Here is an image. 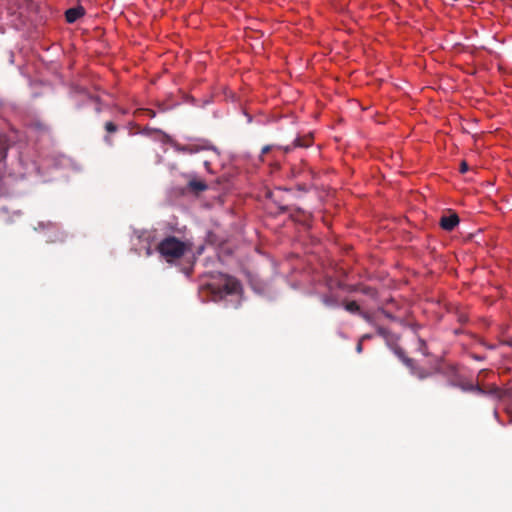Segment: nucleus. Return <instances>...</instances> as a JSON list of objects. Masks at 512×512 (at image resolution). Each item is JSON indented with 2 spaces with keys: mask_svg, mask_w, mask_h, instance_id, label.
<instances>
[{
  "mask_svg": "<svg viewBox=\"0 0 512 512\" xmlns=\"http://www.w3.org/2000/svg\"><path fill=\"white\" fill-rule=\"evenodd\" d=\"M205 291L211 295V300L219 301L227 296L238 297L240 284L231 276L219 274L217 277H213L211 281L203 284L202 293Z\"/></svg>",
  "mask_w": 512,
  "mask_h": 512,
  "instance_id": "obj_1",
  "label": "nucleus"
},
{
  "mask_svg": "<svg viewBox=\"0 0 512 512\" xmlns=\"http://www.w3.org/2000/svg\"><path fill=\"white\" fill-rule=\"evenodd\" d=\"M157 249L167 262H173L183 256L189 246L176 237H167L157 245Z\"/></svg>",
  "mask_w": 512,
  "mask_h": 512,
  "instance_id": "obj_2",
  "label": "nucleus"
},
{
  "mask_svg": "<svg viewBox=\"0 0 512 512\" xmlns=\"http://www.w3.org/2000/svg\"><path fill=\"white\" fill-rule=\"evenodd\" d=\"M169 141L171 142V144L175 148V150L178 152L194 154V153H199L201 151H207L211 154V158H216L218 156L217 149L204 141L197 142V143H191L188 145H180L171 140H169Z\"/></svg>",
  "mask_w": 512,
  "mask_h": 512,
  "instance_id": "obj_3",
  "label": "nucleus"
},
{
  "mask_svg": "<svg viewBox=\"0 0 512 512\" xmlns=\"http://www.w3.org/2000/svg\"><path fill=\"white\" fill-rule=\"evenodd\" d=\"M151 237H152L151 232H148V231H143L138 235L139 241L143 242V246L141 248L137 249L139 254H141L142 249L145 250L146 256H150L152 254L151 243H150Z\"/></svg>",
  "mask_w": 512,
  "mask_h": 512,
  "instance_id": "obj_4",
  "label": "nucleus"
},
{
  "mask_svg": "<svg viewBox=\"0 0 512 512\" xmlns=\"http://www.w3.org/2000/svg\"><path fill=\"white\" fill-rule=\"evenodd\" d=\"M459 222V218L456 214H451L448 216H443L441 218L440 224L441 227L445 230H452Z\"/></svg>",
  "mask_w": 512,
  "mask_h": 512,
  "instance_id": "obj_5",
  "label": "nucleus"
},
{
  "mask_svg": "<svg viewBox=\"0 0 512 512\" xmlns=\"http://www.w3.org/2000/svg\"><path fill=\"white\" fill-rule=\"evenodd\" d=\"M84 13L82 7L70 8L66 11V20L69 23H73L78 20Z\"/></svg>",
  "mask_w": 512,
  "mask_h": 512,
  "instance_id": "obj_6",
  "label": "nucleus"
},
{
  "mask_svg": "<svg viewBox=\"0 0 512 512\" xmlns=\"http://www.w3.org/2000/svg\"><path fill=\"white\" fill-rule=\"evenodd\" d=\"M47 227L50 234L47 236V240L50 242L62 241L63 237L60 236L59 229L55 224L48 223Z\"/></svg>",
  "mask_w": 512,
  "mask_h": 512,
  "instance_id": "obj_7",
  "label": "nucleus"
},
{
  "mask_svg": "<svg viewBox=\"0 0 512 512\" xmlns=\"http://www.w3.org/2000/svg\"><path fill=\"white\" fill-rule=\"evenodd\" d=\"M345 309L350 313H357L360 310L358 304L355 301L346 303Z\"/></svg>",
  "mask_w": 512,
  "mask_h": 512,
  "instance_id": "obj_8",
  "label": "nucleus"
},
{
  "mask_svg": "<svg viewBox=\"0 0 512 512\" xmlns=\"http://www.w3.org/2000/svg\"><path fill=\"white\" fill-rule=\"evenodd\" d=\"M190 187L197 191H203L206 189L205 183H203L201 181H191Z\"/></svg>",
  "mask_w": 512,
  "mask_h": 512,
  "instance_id": "obj_9",
  "label": "nucleus"
},
{
  "mask_svg": "<svg viewBox=\"0 0 512 512\" xmlns=\"http://www.w3.org/2000/svg\"><path fill=\"white\" fill-rule=\"evenodd\" d=\"M466 390H471V391H475L479 394H483L484 391L482 388H480L479 386H473V385H470L469 387L465 388Z\"/></svg>",
  "mask_w": 512,
  "mask_h": 512,
  "instance_id": "obj_10",
  "label": "nucleus"
},
{
  "mask_svg": "<svg viewBox=\"0 0 512 512\" xmlns=\"http://www.w3.org/2000/svg\"><path fill=\"white\" fill-rule=\"evenodd\" d=\"M105 127L108 132L116 131V126L112 122H107Z\"/></svg>",
  "mask_w": 512,
  "mask_h": 512,
  "instance_id": "obj_11",
  "label": "nucleus"
},
{
  "mask_svg": "<svg viewBox=\"0 0 512 512\" xmlns=\"http://www.w3.org/2000/svg\"><path fill=\"white\" fill-rule=\"evenodd\" d=\"M323 302L327 306H334L335 305V301L333 299H331V298H328V297H324L323 298Z\"/></svg>",
  "mask_w": 512,
  "mask_h": 512,
  "instance_id": "obj_12",
  "label": "nucleus"
},
{
  "mask_svg": "<svg viewBox=\"0 0 512 512\" xmlns=\"http://www.w3.org/2000/svg\"><path fill=\"white\" fill-rule=\"evenodd\" d=\"M467 170H468V165L465 162H463L460 166V172L465 173Z\"/></svg>",
  "mask_w": 512,
  "mask_h": 512,
  "instance_id": "obj_13",
  "label": "nucleus"
},
{
  "mask_svg": "<svg viewBox=\"0 0 512 512\" xmlns=\"http://www.w3.org/2000/svg\"><path fill=\"white\" fill-rule=\"evenodd\" d=\"M377 331L381 336H386V330L384 328L379 327Z\"/></svg>",
  "mask_w": 512,
  "mask_h": 512,
  "instance_id": "obj_14",
  "label": "nucleus"
},
{
  "mask_svg": "<svg viewBox=\"0 0 512 512\" xmlns=\"http://www.w3.org/2000/svg\"><path fill=\"white\" fill-rule=\"evenodd\" d=\"M356 350H357L358 353L362 352V341H359V343L356 346Z\"/></svg>",
  "mask_w": 512,
  "mask_h": 512,
  "instance_id": "obj_15",
  "label": "nucleus"
},
{
  "mask_svg": "<svg viewBox=\"0 0 512 512\" xmlns=\"http://www.w3.org/2000/svg\"><path fill=\"white\" fill-rule=\"evenodd\" d=\"M204 166L209 171V166H210V160L209 159H205L204 160Z\"/></svg>",
  "mask_w": 512,
  "mask_h": 512,
  "instance_id": "obj_16",
  "label": "nucleus"
},
{
  "mask_svg": "<svg viewBox=\"0 0 512 512\" xmlns=\"http://www.w3.org/2000/svg\"><path fill=\"white\" fill-rule=\"evenodd\" d=\"M370 338H371V336H370L369 334H365V335H363V336L361 337L360 341H362V342H363L364 340H366V339H370Z\"/></svg>",
  "mask_w": 512,
  "mask_h": 512,
  "instance_id": "obj_17",
  "label": "nucleus"
},
{
  "mask_svg": "<svg viewBox=\"0 0 512 512\" xmlns=\"http://www.w3.org/2000/svg\"><path fill=\"white\" fill-rule=\"evenodd\" d=\"M270 148H271L270 146H265V147H263V149H262V153H263V154L267 153L268 151H270Z\"/></svg>",
  "mask_w": 512,
  "mask_h": 512,
  "instance_id": "obj_18",
  "label": "nucleus"
},
{
  "mask_svg": "<svg viewBox=\"0 0 512 512\" xmlns=\"http://www.w3.org/2000/svg\"><path fill=\"white\" fill-rule=\"evenodd\" d=\"M403 361L406 363V365L410 366V364H411L410 359L403 358Z\"/></svg>",
  "mask_w": 512,
  "mask_h": 512,
  "instance_id": "obj_19",
  "label": "nucleus"
},
{
  "mask_svg": "<svg viewBox=\"0 0 512 512\" xmlns=\"http://www.w3.org/2000/svg\"><path fill=\"white\" fill-rule=\"evenodd\" d=\"M146 112H147L151 117H153V116H154V114H153L150 110H147Z\"/></svg>",
  "mask_w": 512,
  "mask_h": 512,
  "instance_id": "obj_20",
  "label": "nucleus"
},
{
  "mask_svg": "<svg viewBox=\"0 0 512 512\" xmlns=\"http://www.w3.org/2000/svg\"><path fill=\"white\" fill-rule=\"evenodd\" d=\"M362 316H363L366 320H368V316H367L366 314H362Z\"/></svg>",
  "mask_w": 512,
  "mask_h": 512,
  "instance_id": "obj_21",
  "label": "nucleus"
},
{
  "mask_svg": "<svg viewBox=\"0 0 512 512\" xmlns=\"http://www.w3.org/2000/svg\"><path fill=\"white\" fill-rule=\"evenodd\" d=\"M508 414L511 416V421H512V414H511V411H508Z\"/></svg>",
  "mask_w": 512,
  "mask_h": 512,
  "instance_id": "obj_22",
  "label": "nucleus"
}]
</instances>
